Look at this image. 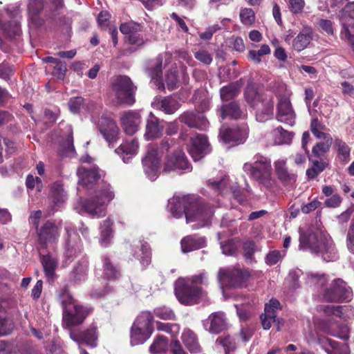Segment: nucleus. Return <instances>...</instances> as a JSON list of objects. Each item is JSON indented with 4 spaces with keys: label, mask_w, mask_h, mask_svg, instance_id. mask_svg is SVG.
I'll return each instance as SVG.
<instances>
[{
    "label": "nucleus",
    "mask_w": 354,
    "mask_h": 354,
    "mask_svg": "<svg viewBox=\"0 0 354 354\" xmlns=\"http://www.w3.org/2000/svg\"><path fill=\"white\" fill-rule=\"evenodd\" d=\"M138 149L139 143L138 140L133 138L131 140H126L122 143L115 150V152L122 158L124 162L128 163L138 153Z\"/></svg>",
    "instance_id": "31"
},
{
    "label": "nucleus",
    "mask_w": 354,
    "mask_h": 354,
    "mask_svg": "<svg viewBox=\"0 0 354 354\" xmlns=\"http://www.w3.org/2000/svg\"><path fill=\"white\" fill-rule=\"evenodd\" d=\"M163 127L160 124L159 119L151 113L147 120L145 138L147 140H153L162 135Z\"/></svg>",
    "instance_id": "34"
},
{
    "label": "nucleus",
    "mask_w": 354,
    "mask_h": 354,
    "mask_svg": "<svg viewBox=\"0 0 354 354\" xmlns=\"http://www.w3.org/2000/svg\"><path fill=\"white\" fill-rule=\"evenodd\" d=\"M156 328L158 330L165 332L172 337L177 335L180 331V326L176 324L157 322Z\"/></svg>",
    "instance_id": "50"
},
{
    "label": "nucleus",
    "mask_w": 354,
    "mask_h": 354,
    "mask_svg": "<svg viewBox=\"0 0 354 354\" xmlns=\"http://www.w3.org/2000/svg\"><path fill=\"white\" fill-rule=\"evenodd\" d=\"M308 283L315 286L320 299L325 301L339 302L349 301L352 297L351 288L341 279H336L329 283L326 274H310Z\"/></svg>",
    "instance_id": "4"
},
{
    "label": "nucleus",
    "mask_w": 354,
    "mask_h": 354,
    "mask_svg": "<svg viewBox=\"0 0 354 354\" xmlns=\"http://www.w3.org/2000/svg\"><path fill=\"white\" fill-rule=\"evenodd\" d=\"M103 277L109 280L116 279L120 276L119 270L106 256L102 257Z\"/></svg>",
    "instance_id": "42"
},
{
    "label": "nucleus",
    "mask_w": 354,
    "mask_h": 354,
    "mask_svg": "<svg viewBox=\"0 0 354 354\" xmlns=\"http://www.w3.org/2000/svg\"><path fill=\"white\" fill-rule=\"evenodd\" d=\"M162 62L160 57L153 60L148 69L149 75L158 90L162 91L167 88L173 91L177 88L178 77L176 70H171L167 72L164 80H162L160 74L162 72Z\"/></svg>",
    "instance_id": "11"
},
{
    "label": "nucleus",
    "mask_w": 354,
    "mask_h": 354,
    "mask_svg": "<svg viewBox=\"0 0 354 354\" xmlns=\"http://www.w3.org/2000/svg\"><path fill=\"white\" fill-rule=\"evenodd\" d=\"M67 232V239L65 244L64 257L67 260H72L77 257L82 250L81 240L73 229L66 227Z\"/></svg>",
    "instance_id": "26"
},
{
    "label": "nucleus",
    "mask_w": 354,
    "mask_h": 354,
    "mask_svg": "<svg viewBox=\"0 0 354 354\" xmlns=\"http://www.w3.org/2000/svg\"><path fill=\"white\" fill-rule=\"evenodd\" d=\"M188 151L194 161H198L210 151L207 138L204 134H195L191 138Z\"/></svg>",
    "instance_id": "20"
},
{
    "label": "nucleus",
    "mask_w": 354,
    "mask_h": 354,
    "mask_svg": "<svg viewBox=\"0 0 354 354\" xmlns=\"http://www.w3.org/2000/svg\"><path fill=\"white\" fill-rule=\"evenodd\" d=\"M346 247L348 250L354 254V222L351 223L346 234Z\"/></svg>",
    "instance_id": "64"
},
{
    "label": "nucleus",
    "mask_w": 354,
    "mask_h": 354,
    "mask_svg": "<svg viewBox=\"0 0 354 354\" xmlns=\"http://www.w3.org/2000/svg\"><path fill=\"white\" fill-rule=\"evenodd\" d=\"M66 72V64L65 62L59 61L56 64H55V66L52 71V74L57 79L63 80L65 76Z\"/></svg>",
    "instance_id": "63"
},
{
    "label": "nucleus",
    "mask_w": 354,
    "mask_h": 354,
    "mask_svg": "<svg viewBox=\"0 0 354 354\" xmlns=\"http://www.w3.org/2000/svg\"><path fill=\"white\" fill-rule=\"evenodd\" d=\"M97 126L100 133L109 145L117 140L119 129L110 116L102 115Z\"/></svg>",
    "instance_id": "25"
},
{
    "label": "nucleus",
    "mask_w": 354,
    "mask_h": 354,
    "mask_svg": "<svg viewBox=\"0 0 354 354\" xmlns=\"http://www.w3.org/2000/svg\"><path fill=\"white\" fill-rule=\"evenodd\" d=\"M326 167L324 162L313 160L312 167L306 170V175L309 178H315L325 169Z\"/></svg>",
    "instance_id": "52"
},
{
    "label": "nucleus",
    "mask_w": 354,
    "mask_h": 354,
    "mask_svg": "<svg viewBox=\"0 0 354 354\" xmlns=\"http://www.w3.org/2000/svg\"><path fill=\"white\" fill-rule=\"evenodd\" d=\"M132 254L139 260L141 266L145 268L151 263V249L149 245L144 241H140L132 248Z\"/></svg>",
    "instance_id": "33"
},
{
    "label": "nucleus",
    "mask_w": 354,
    "mask_h": 354,
    "mask_svg": "<svg viewBox=\"0 0 354 354\" xmlns=\"http://www.w3.org/2000/svg\"><path fill=\"white\" fill-rule=\"evenodd\" d=\"M332 141L328 140L327 141H322L316 144L313 148V154L317 158L324 156L327 151H329L332 145Z\"/></svg>",
    "instance_id": "54"
},
{
    "label": "nucleus",
    "mask_w": 354,
    "mask_h": 354,
    "mask_svg": "<svg viewBox=\"0 0 354 354\" xmlns=\"http://www.w3.org/2000/svg\"><path fill=\"white\" fill-rule=\"evenodd\" d=\"M161 154L153 146H149L142 159L143 171L151 181L155 180L159 176Z\"/></svg>",
    "instance_id": "15"
},
{
    "label": "nucleus",
    "mask_w": 354,
    "mask_h": 354,
    "mask_svg": "<svg viewBox=\"0 0 354 354\" xmlns=\"http://www.w3.org/2000/svg\"><path fill=\"white\" fill-rule=\"evenodd\" d=\"M182 340L186 348L191 353H199L201 351L196 334L189 329H185L182 334Z\"/></svg>",
    "instance_id": "38"
},
{
    "label": "nucleus",
    "mask_w": 354,
    "mask_h": 354,
    "mask_svg": "<svg viewBox=\"0 0 354 354\" xmlns=\"http://www.w3.org/2000/svg\"><path fill=\"white\" fill-rule=\"evenodd\" d=\"M285 255V251H271L267 254L266 263L270 266L274 265L277 263L279 261H280Z\"/></svg>",
    "instance_id": "59"
},
{
    "label": "nucleus",
    "mask_w": 354,
    "mask_h": 354,
    "mask_svg": "<svg viewBox=\"0 0 354 354\" xmlns=\"http://www.w3.org/2000/svg\"><path fill=\"white\" fill-rule=\"evenodd\" d=\"M120 121L124 131L128 135H133L138 130L141 118L139 113L129 111L122 114Z\"/></svg>",
    "instance_id": "28"
},
{
    "label": "nucleus",
    "mask_w": 354,
    "mask_h": 354,
    "mask_svg": "<svg viewBox=\"0 0 354 354\" xmlns=\"http://www.w3.org/2000/svg\"><path fill=\"white\" fill-rule=\"evenodd\" d=\"M240 19L245 25H251L255 20L254 12L250 8L242 9L240 12Z\"/></svg>",
    "instance_id": "58"
},
{
    "label": "nucleus",
    "mask_w": 354,
    "mask_h": 354,
    "mask_svg": "<svg viewBox=\"0 0 354 354\" xmlns=\"http://www.w3.org/2000/svg\"><path fill=\"white\" fill-rule=\"evenodd\" d=\"M226 318L222 312L212 313L207 319L204 320L203 326L206 330L212 333H218L226 327Z\"/></svg>",
    "instance_id": "30"
},
{
    "label": "nucleus",
    "mask_w": 354,
    "mask_h": 354,
    "mask_svg": "<svg viewBox=\"0 0 354 354\" xmlns=\"http://www.w3.org/2000/svg\"><path fill=\"white\" fill-rule=\"evenodd\" d=\"M207 283V273L201 272L191 277H180L174 284L175 295L178 301L185 305H193L198 302L205 292L200 285Z\"/></svg>",
    "instance_id": "5"
},
{
    "label": "nucleus",
    "mask_w": 354,
    "mask_h": 354,
    "mask_svg": "<svg viewBox=\"0 0 354 354\" xmlns=\"http://www.w3.org/2000/svg\"><path fill=\"white\" fill-rule=\"evenodd\" d=\"M319 308V310L323 311L327 315L340 317L342 314L343 307L341 306L322 305Z\"/></svg>",
    "instance_id": "57"
},
{
    "label": "nucleus",
    "mask_w": 354,
    "mask_h": 354,
    "mask_svg": "<svg viewBox=\"0 0 354 354\" xmlns=\"http://www.w3.org/2000/svg\"><path fill=\"white\" fill-rule=\"evenodd\" d=\"M70 337L75 342L79 344V348L81 347L80 344L84 343L91 347L96 346L97 333L96 327L91 326L86 330L78 332L75 330H70Z\"/></svg>",
    "instance_id": "29"
},
{
    "label": "nucleus",
    "mask_w": 354,
    "mask_h": 354,
    "mask_svg": "<svg viewBox=\"0 0 354 354\" xmlns=\"http://www.w3.org/2000/svg\"><path fill=\"white\" fill-rule=\"evenodd\" d=\"M154 315L161 319L173 320L175 319V314L169 308L166 306L158 307L153 310Z\"/></svg>",
    "instance_id": "56"
},
{
    "label": "nucleus",
    "mask_w": 354,
    "mask_h": 354,
    "mask_svg": "<svg viewBox=\"0 0 354 354\" xmlns=\"http://www.w3.org/2000/svg\"><path fill=\"white\" fill-rule=\"evenodd\" d=\"M136 88L127 76H118L112 82L111 92L118 104L132 105L135 102Z\"/></svg>",
    "instance_id": "12"
},
{
    "label": "nucleus",
    "mask_w": 354,
    "mask_h": 354,
    "mask_svg": "<svg viewBox=\"0 0 354 354\" xmlns=\"http://www.w3.org/2000/svg\"><path fill=\"white\" fill-rule=\"evenodd\" d=\"M221 248L225 255H234L237 251V246L234 240H228L225 243L221 242Z\"/></svg>",
    "instance_id": "60"
},
{
    "label": "nucleus",
    "mask_w": 354,
    "mask_h": 354,
    "mask_svg": "<svg viewBox=\"0 0 354 354\" xmlns=\"http://www.w3.org/2000/svg\"><path fill=\"white\" fill-rule=\"evenodd\" d=\"M88 266L86 263H80L74 268L72 276L75 282H80L86 279L87 274Z\"/></svg>",
    "instance_id": "53"
},
{
    "label": "nucleus",
    "mask_w": 354,
    "mask_h": 354,
    "mask_svg": "<svg viewBox=\"0 0 354 354\" xmlns=\"http://www.w3.org/2000/svg\"><path fill=\"white\" fill-rule=\"evenodd\" d=\"M181 250L183 253L198 250L206 245V240L204 237L190 235L184 237L180 242Z\"/></svg>",
    "instance_id": "35"
},
{
    "label": "nucleus",
    "mask_w": 354,
    "mask_h": 354,
    "mask_svg": "<svg viewBox=\"0 0 354 354\" xmlns=\"http://www.w3.org/2000/svg\"><path fill=\"white\" fill-rule=\"evenodd\" d=\"M208 184L212 189L219 192L221 194H232L234 198L239 203H242L244 201L239 187L236 185H231L229 177L227 176H223L219 180H210Z\"/></svg>",
    "instance_id": "22"
},
{
    "label": "nucleus",
    "mask_w": 354,
    "mask_h": 354,
    "mask_svg": "<svg viewBox=\"0 0 354 354\" xmlns=\"http://www.w3.org/2000/svg\"><path fill=\"white\" fill-rule=\"evenodd\" d=\"M67 198V193L61 182H55L50 185L48 198L54 207H60L66 202Z\"/></svg>",
    "instance_id": "32"
},
{
    "label": "nucleus",
    "mask_w": 354,
    "mask_h": 354,
    "mask_svg": "<svg viewBox=\"0 0 354 354\" xmlns=\"http://www.w3.org/2000/svg\"><path fill=\"white\" fill-rule=\"evenodd\" d=\"M48 4L53 7V12L49 17L55 15L64 6L63 0H29L28 12L30 24L35 27H40L44 24L47 16L44 12H48Z\"/></svg>",
    "instance_id": "8"
},
{
    "label": "nucleus",
    "mask_w": 354,
    "mask_h": 354,
    "mask_svg": "<svg viewBox=\"0 0 354 354\" xmlns=\"http://www.w3.org/2000/svg\"><path fill=\"white\" fill-rule=\"evenodd\" d=\"M245 99L255 109L257 121L264 122L273 117L274 100L271 91L260 93L254 84H249L245 91Z\"/></svg>",
    "instance_id": "6"
},
{
    "label": "nucleus",
    "mask_w": 354,
    "mask_h": 354,
    "mask_svg": "<svg viewBox=\"0 0 354 354\" xmlns=\"http://www.w3.org/2000/svg\"><path fill=\"white\" fill-rule=\"evenodd\" d=\"M96 167L89 168L80 167L77 174L80 186L87 189L92 196L82 203L84 210L93 217H102L106 214L108 203L115 197V193L111 185L101 180L102 173Z\"/></svg>",
    "instance_id": "1"
},
{
    "label": "nucleus",
    "mask_w": 354,
    "mask_h": 354,
    "mask_svg": "<svg viewBox=\"0 0 354 354\" xmlns=\"http://www.w3.org/2000/svg\"><path fill=\"white\" fill-rule=\"evenodd\" d=\"M191 169V165L183 151L177 150L167 156L163 166L165 172L190 171Z\"/></svg>",
    "instance_id": "18"
},
{
    "label": "nucleus",
    "mask_w": 354,
    "mask_h": 354,
    "mask_svg": "<svg viewBox=\"0 0 354 354\" xmlns=\"http://www.w3.org/2000/svg\"><path fill=\"white\" fill-rule=\"evenodd\" d=\"M113 223L109 218L103 221L100 226V244L102 247H107L111 242L113 231L112 230Z\"/></svg>",
    "instance_id": "37"
},
{
    "label": "nucleus",
    "mask_w": 354,
    "mask_h": 354,
    "mask_svg": "<svg viewBox=\"0 0 354 354\" xmlns=\"http://www.w3.org/2000/svg\"><path fill=\"white\" fill-rule=\"evenodd\" d=\"M242 84L236 82L221 88L220 91L221 98L223 101H228L234 98L240 91Z\"/></svg>",
    "instance_id": "44"
},
{
    "label": "nucleus",
    "mask_w": 354,
    "mask_h": 354,
    "mask_svg": "<svg viewBox=\"0 0 354 354\" xmlns=\"http://www.w3.org/2000/svg\"><path fill=\"white\" fill-rule=\"evenodd\" d=\"M12 328V323L7 318L6 312L0 310V337L10 334Z\"/></svg>",
    "instance_id": "49"
},
{
    "label": "nucleus",
    "mask_w": 354,
    "mask_h": 354,
    "mask_svg": "<svg viewBox=\"0 0 354 354\" xmlns=\"http://www.w3.org/2000/svg\"><path fill=\"white\" fill-rule=\"evenodd\" d=\"M157 109L166 114L174 113L180 106L178 100L174 97L169 96L162 99L156 104Z\"/></svg>",
    "instance_id": "39"
},
{
    "label": "nucleus",
    "mask_w": 354,
    "mask_h": 354,
    "mask_svg": "<svg viewBox=\"0 0 354 354\" xmlns=\"http://www.w3.org/2000/svg\"><path fill=\"white\" fill-rule=\"evenodd\" d=\"M249 277L250 273L247 270L234 268H221L217 277L221 288L242 287Z\"/></svg>",
    "instance_id": "13"
},
{
    "label": "nucleus",
    "mask_w": 354,
    "mask_h": 354,
    "mask_svg": "<svg viewBox=\"0 0 354 354\" xmlns=\"http://www.w3.org/2000/svg\"><path fill=\"white\" fill-rule=\"evenodd\" d=\"M269 307H265V313L261 315V324L264 329L268 330L272 322H276V313L272 311Z\"/></svg>",
    "instance_id": "51"
},
{
    "label": "nucleus",
    "mask_w": 354,
    "mask_h": 354,
    "mask_svg": "<svg viewBox=\"0 0 354 354\" xmlns=\"http://www.w3.org/2000/svg\"><path fill=\"white\" fill-rule=\"evenodd\" d=\"M37 234L39 243L45 247L47 244L56 241L60 234L59 228L53 222L48 221L38 228Z\"/></svg>",
    "instance_id": "24"
},
{
    "label": "nucleus",
    "mask_w": 354,
    "mask_h": 354,
    "mask_svg": "<svg viewBox=\"0 0 354 354\" xmlns=\"http://www.w3.org/2000/svg\"><path fill=\"white\" fill-rule=\"evenodd\" d=\"M274 145H290L292 139V133L279 127L271 132Z\"/></svg>",
    "instance_id": "40"
},
{
    "label": "nucleus",
    "mask_w": 354,
    "mask_h": 354,
    "mask_svg": "<svg viewBox=\"0 0 354 354\" xmlns=\"http://www.w3.org/2000/svg\"><path fill=\"white\" fill-rule=\"evenodd\" d=\"M120 30L131 45L140 46L144 44L141 34L142 29L139 24L133 21L124 23L120 25Z\"/></svg>",
    "instance_id": "23"
},
{
    "label": "nucleus",
    "mask_w": 354,
    "mask_h": 354,
    "mask_svg": "<svg viewBox=\"0 0 354 354\" xmlns=\"http://www.w3.org/2000/svg\"><path fill=\"white\" fill-rule=\"evenodd\" d=\"M248 135V127L242 123L230 129H224L222 127L219 132V139L225 143L233 142L236 145L245 141Z\"/></svg>",
    "instance_id": "19"
},
{
    "label": "nucleus",
    "mask_w": 354,
    "mask_h": 354,
    "mask_svg": "<svg viewBox=\"0 0 354 354\" xmlns=\"http://www.w3.org/2000/svg\"><path fill=\"white\" fill-rule=\"evenodd\" d=\"M243 170L259 183L267 187L272 185V166L268 158L257 153L251 162L244 163Z\"/></svg>",
    "instance_id": "7"
},
{
    "label": "nucleus",
    "mask_w": 354,
    "mask_h": 354,
    "mask_svg": "<svg viewBox=\"0 0 354 354\" xmlns=\"http://www.w3.org/2000/svg\"><path fill=\"white\" fill-rule=\"evenodd\" d=\"M299 248L309 250L326 262L335 261L338 259V254L331 237L319 230L313 231L308 229L306 232L300 230Z\"/></svg>",
    "instance_id": "3"
},
{
    "label": "nucleus",
    "mask_w": 354,
    "mask_h": 354,
    "mask_svg": "<svg viewBox=\"0 0 354 354\" xmlns=\"http://www.w3.org/2000/svg\"><path fill=\"white\" fill-rule=\"evenodd\" d=\"M219 111L222 120L225 119L227 116L231 118L239 119L244 118L246 115L245 111L241 110L239 104L234 102L227 105L221 106Z\"/></svg>",
    "instance_id": "36"
},
{
    "label": "nucleus",
    "mask_w": 354,
    "mask_h": 354,
    "mask_svg": "<svg viewBox=\"0 0 354 354\" xmlns=\"http://www.w3.org/2000/svg\"><path fill=\"white\" fill-rule=\"evenodd\" d=\"M153 316L149 311L142 312L136 318L131 330V344H142L151 335Z\"/></svg>",
    "instance_id": "10"
},
{
    "label": "nucleus",
    "mask_w": 354,
    "mask_h": 354,
    "mask_svg": "<svg viewBox=\"0 0 354 354\" xmlns=\"http://www.w3.org/2000/svg\"><path fill=\"white\" fill-rule=\"evenodd\" d=\"M92 311L91 307L78 304H73L63 312V325L68 328L80 325Z\"/></svg>",
    "instance_id": "16"
},
{
    "label": "nucleus",
    "mask_w": 354,
    "mask_h": 354,
    "mask_svg": "<svg viewBox=\"0 0 354 354\" xmlns=\"http://www.w3.org/2000/svg\"><path fill=\"white\" fill-rule=\"evenodd\" d=\"M276 95L278 98L277 120L289 126H293L295 123L296 114L290 100L291 92L287 89L285 84H281L278 86Z\"/></svg>",
    "instance_id": "9"
},
{
    "label": "nucleus",
    "mask_w": 354,
    "mask_h": 354,
    "mask_svg": "<svg viewBox=\"0 0 354 354\" xmlns=\"http://www.w3.org/2000/svg\"><path fill=\"white\" fill-rule=\"evenodd\" d=\"M312 40V34L309 30L300 32L292 41L293 48L300 52L308 47Z\"/></svg>",
    "instance_id": "41"
},
{
    "label": "nucleus",
    "mask_w": 354,
    "mask_h": 354,
    "mask_svg": "<svg viewBox=\"0 0 354 354\" xmlns=\"http://www.w3.org/2000/svg\"><path fill=\"white\" fill-rule=\"evenodd\" d=\"M342 27L341 37L352 44L354 51V1L348 3L338 15Z\"/></svg>",
    "instance_id": "14"
},
{
    "label": "nucleus",
    "mask_w": 354,
    "mask_h": 354,
    "mask_svg": "<svg viewBox=\"0 0 354 354\" xmlns=\"http://www.w3.org/2000/svg\"><path fill=\"white\" fill-rule=\"evenodd\" d=\"M224 348L226 354L234 351L236 349V342L231 336L220 337L216 340Z\"/></svg>",
    "instance_id": "55"
},
{
    "label": "nucleus",
    "mask_w": 354,
    "mask_h": 354,
    "mask_svg": "<svg viewBox=\"0 0 354 354\" xmlns=\"http://www.w3.org/2000/svg\"><path fill=\"white\" fill-rule=\"evenodd\" d=\"M41 261L46 277L48 279H52L55 276V271L57 266V259L52 255L47 254L44 255Z\"/></svg>",
    "instance_id": "43"
},
{
    "label": "nucleus",
    "mask_w": 354,
    "mask_h": 354,
    "mask_svg": "<svg viewBox=\"0 0 354 354\" xmlns=\"http://www.w3.org/2000/svg\"><path fill=\"white\" fill-rule=\"evenodd\" d=\"M317 328L319 330L328 335L343 340H347L350 337V329L348 326L345 324H339L333 317L327 318L320 321L318 324Z\"/></svg>",
    "instance_id": "17"
},
{
    "label": "nucleus",
    "mask_w": 354,
    "mask_h": 354,
    "mask_svg": "<svg viewBox=\"0 0 354 354\" xmlns=\"http://www.w3.org/2000/svg\"><path fill=\"white\" fill-rule=\"evenodd\" d=\"M178 120L189 127L196 128L200 130H206L209 127V122L201 113H196L192 111H186L181 114Z\"/></svg>",
    "instance_id": "27"
},
{
    "label": "nucleus",
    "mask_w": 354,
    "mask_h": 354,
    "mask_svg": "<svg viewBox=\"0 0 354 354\" xmlns=\"http://www.w3.org/2000/svg\"><path fill=\"white\" fill-rule=\"evenodd\" d=\"M84 100L81 97L71 98L68 102L70 111L73 113L80 112L84 106Z\"/></svg>",
    "instance_id": "61"
},
{
    "label": "nucleus",
    "mask_w": 354,
    "mask_h": 354,
    "mask_svg": "<svg viewBox=\"0 0 354 354\" xmlns=\"http://www.w3.org/2000/svg\"><path fill=\"white\" fill-rule=\"evenodd\" d=\"M309 343L317 342L328 354H349V348L347 344L339 343L322 336L317 333L316 337H312L308 339Z\"/></svg>",
    "instance_id": "21"
},
{
    "label": "nucleus",
    "mask_w": 354,
    "mask_h": 354,
    "mask_svg": "<svg viewBox=\"0 0 354 354\" xmlns=\"http://www.w3.org/2000/svg\"><path fill=\"white\" fill-rule=\"evenodd\" d=\"M15 143L9 139L0 136V164L15 151Z\"/></svg>",
    "instance_id": "45"
},
{
    "label": "nucleus",
    "mask_w": 354,
    "mask_h": 354,
    "mask_svg": "<svg viewBox=\"0 0 354 354\" xmlns=\"http://www.w3.org/2000/svg\"><path fill=\"white\" fill-rule=\"evenodd\" d=\"M270 53V48L267 44L261 46L259 50H250L248 52V57L255 64H259L261 62V57Z\"/></svg>",
    "instance_id": "47"
},
{
    "label": "nucleus",
    "mask_w": 354,
    "mask_h": 354,
    "mask_svg": "<svg viewBox=\"0 0 354 354\" xmlns=\"http://www.w3.org/2000/svg\"><path fill=\"white\" fill-rule=\"evenodd\" d=\"M60 301L63 307V312L66 308H71L73 304H76L71 295L66 290L63 291L60 295Z\"/></svg>",
    "instance_id": "62"
},
{
    "label": "nucleus",
    "mask_w": 354,
    "mask_h": 354,
    "mask_svg": "<svg viewBox=\"0 0 354 354\" xmlns=\"http://www.w3.org/2000/svg\"><path fill=\"white\" fill-rule=\"evenodd\" d=\"M167 211L175 218L184 214L186 221L196 223L192 225L193 230L208 225L214 214L212 208L194 196L175 195L168 201Z\"/></svg>",
    "instance_id": "2"
},
{
    "label": "nucleus",
    "mask_w": 354,
    "mask_h": 354,
    "mask_svg": "<svg viewBox=\"0 0 354 354\" xmlns=\"http://www.w3.org/2000/svg\"><path fill=\"white\" fill-rule=\"evenodd\" d=\"M168 348V339L162 335L157 336L149 347L151 353L165 352Z\"/></svg>",
    "instance_id": "48"
},
{
    "label": "nucleus",
    "mask_w": 354,
    "mask_h": 354,
    "mask_svg": "<svg viewBox=\"0 0 354 354\" xmlns=\"http://www.w3.org/2000/svg\"><path fill=\"white\" fill-rule=\"evenodd\" d=\"M335 148L337 151L338 159L344 163L348 162L350 159L351 149L346 143L340 139H335Z\"/></svg>",
    "instance_id": "46"
}]
</instances>
